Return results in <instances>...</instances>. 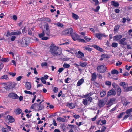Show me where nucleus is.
Wrapping results in <instances>:
<instances>
[{"label":"nucleus","mask_w":132,"mask_h":132,"mask_svg":"<svg viewBox=\"0 0 132 132\" xmlns=\"http://www.w3.org/2000/svg\"><path fill=\"white\" fill-rule=\"evenodd\" d=\"M100 9V7L99 6H97L96 9L94 10V11L95 12H98Z\"/></svg>","instance_id":"e2e57ef3"},{"label":"nucleus","mask_w":132,"mask_h":132,"mask_svg":"<svg viewBox=\"0 0 132 132\" xmlns=\"http://www.w3.org/2000/svg\"><path fill=\"white\" fill-rule=\"evenodd\" d=\"M90 46H92L94 48L97 50L101 52H102L103 51V50L102 48L100 47L99 46L93 44Z\"/></svg>","instance_id":"ddd939ff"},{"label":"nucleus","mask_w":132,"mask_h":132,"mask_svg":"<svg viewBox=\"0 0 132 132\" xmlns=\"http://www.w3.org/2000/svg\"><path fill=\"white\" fill-rule=\"evenodd\" d=\"M64 70L63 68H59L58 70V71L59 73H61Z\"/></svg>","instance_id":"69168bd1"},{"label":"nucleus","mask_w":132,"mask_h":132,"mask_svg":"<svg viewBox=\"0 0 132 132\" xmlns=\"http://www.w3.org/2000/svg\"><path fill=\"white\" fill-rule=\"evenodd\" d=\"M43 20L44 21L50 22H51V20L49 18H43Z\"/></svg>","instance_id":"473e14b6"},{"label":"nucleus","mask_w":132,"mask_h":132,"mask_svg":"<svg viewBox=\"0 0 132 132\" xmlns=\"http://www.w3.org/2000/svg\"><path fill=\"white\" fill-rule=\"evenodd\" d=\"M125 112H123L121 113L117 117V118H121L125 114Z\"/></svg>","instance_id":"c9c22d12"},{"label":"nucleus","mask_w":132,"mask_h":132,"mask_svg":"<svg viewBox=\"0 0 132 132\" xmlns=\"http://www.w3.org/2000/svg\"><path fill=\"white\" fill-rule=\"evenodd\" d=\"M116 94V92L113 89L109 90L107 94V96H109L112 95H115Z\"/></svg>","instance_id":"4468645a"},{"label":"nucleus","mask_w":132,"mask_h":132,"mask_svg":"<svg viewBox=\"0 0 132 132\" xmlns=\"http://www.w3.org/2000/svg\"><path fill=\"white\" fill-rule=\"evenodd\" d=\"M112 47H116L118 46V44L116 43H112L111 45Z\"/></svg>","instance_id":"37998d69"},{"label":"nucleus","mask_w":132,"mask_h":132,"mask_svg":"<svg viewBox=\"0 0 132 132\" xmlns=\"http://www.w3.org/2000/svg\"><path fill=\"white\" fill-rule=\"evenodd\" d=\"M76 56L78 58L81 59L82 60H85V59L82 57L84 56V54L81 51H78V53L76 54Z\"/></svg>","instance_id":"6e6552de"},{"label":"nucleus","mask_w":132,"mask_h":132,"mask_svg":"<svg viewBox=\"0 0 132 132\" xmlns=\"http://www.w3.org/2000/svg\"><path fill=\"white\" fill-rule=\"evenodd\" d=\"M106 84L108 86H110L111 85V82L109 81H107L106 82Z\"/></svg>","instance_id":"774afa93"},{"label":"nucleus","mask_w":132,"mask_h":132,"mask_svg":"<svg viewBox=\"0 0 132 132\" xmlns=\"http://www.w3.org/2000/svg\"><path fill=\"white\" fill-rule=\"evenodd\" d=\"M92 77L91 80L92 81H94L96 79L97 77V76L95 72H94L92 74Z\"/></svg>","instance_id":"bb28decb"},{"label":"nucleus","mask_w":132,"mask_h":132,"mask_svg":"<svg viewBox=\"0 0 132 132\" xmlns=\"http://www.w3.org/2000/svg\"><path fill=\"white\" fill-rule=\"evenodd\" d=\"M87 62H85L82 63H81L80 64V65L81 67H84L87 65Z\"/></svg>","instance_id":"ea45409f"},{"label":"nucleus","mask_w":132,"mask_h":132,"mask_svg":"<svg viewBox=\"0 0 132 132\" xmlns=\"http://www.w3.org/2000/svg\"><path fill=\"white\" fill-rule=\"evenodd\" d=\"M73 29L71 28H70L67 29L65 31V33L66 34H70L71 35L72 33Z\"/></svg>","instance_id":"6ab92c4d"},{"label":"nucleus","mask_w":132,"mask_h":132,"mask_svg":"<svg viewBox=\"0 0 132 132\" xmlns=\"http://www.w3.org/2000/svg\"><path fill=\"white\" fill-rule=\"evenodd\" d=\"M119 85L120 86H122L123 88L126 89L128 85L125 82H120L119 84Z\"/></svg>","instance_id":"412c9836"},{"label":"nucleus","mask_w":132,"mask_h":132,"mask_svg":"<svg viewBox=\"0 0 132 132\" xmlns=\"http://www.w3.org/2000/svg\"><path fill=\"white\" fill-rule=\"evenodd\" d=\"M16 38V37L15 36L13 35L12 36L11 38V40L12 41H14Z\"/></svg>","instance_id":"338daca9"},{"label":"nucleus","mask_w":132,"mask_h":132,"mask_svg":"<svg viewBox=\"0 0 132 132\" xmlns=\"http://www.w3.org/2000/svg\"><path fill=\"white\" fill-rule=\"evenodd\" d=\"M125 90L127 92L132 91V86L128 87H127Z\"/></svg>","instance_id":"f704fd0d"},{"label":"nucleus","mask_w":132,"mask_h":132,"mask_svg":"<svg viewBox=\"0 0 132 132\" xmlns=\"http://www.w3.org/2000/svg\"><path fill=\"white\" fill-rule=\"evenodd\" d=\"M47 64L46 62H43L41 64V66L43 67L47 66Z\"/></svg>","instance_id":"603ef678"},{"label":"nucleus","mask_w":132,"mask_h":132,"mask_svg":"<svg viewBox=\"0 0 132 132\" xmlns=\"http://www.w3.org/2000/svg\"><path fill=\"white\" fill-rule=\"evenodd\" d=\"M97 70L98 72L103 73L106 70V67L105 65H100L98 66Z\"/></svg>","instance_id":"20e7f679"},{"label":"nucleus","mask_w":132,"mask_h":132,"mask_svg":"<svg viewBox=\"0 0 132 132\" xmlns=\"http://www.w3.org/2000/svg\"><path fill=\"white\" fill-rule=\"evenodd\" d=\"M49 52L54 57L60 55L62 53L61 49L52 43L49 47Z\"/></svg>","instance_id":"f257e3e1"},{"label":"nucleus","mask_w":132,"mask_h":132,"mask_svg":"<svg viewBox=\"0 0 132 132\" xmlns=\"http://www.w3.org/2000/svg\"><path fill=\"white\" fill-rule=\"evenodd\" d=\"M63 66L65 68H68L70 67V65L68 64L64 63Z\"/></svg>","instance_id":"58836bf2"},{"label":"nucleus","mask_w":132,"mask_h":132,"mask_svg":"<svg viewBox=\"0 0 132 132\" xmlns=\"http://www.w3.org/2000/svg\"><path fill=\"white\" fill-rule=\"evenodd\" d=\"M41 80L42 82L44 84H45L46 83V81L45 80L44 77H42L40 79Z\"/></svg>","instance_id":"de8ad7c7"},{"label":"nucleus","mask_w":132,"mask_h":132,"mask_svg":"<svg viewBox=\"0 0 132 132\" xmlns=\"http://www.w3.org/2000/svg\"><path fill=\"white\" fill-rule=\"evenodd\" d=\"M111 4L112 5L115 7H118L119 5V4L118 2L114 1H111Z\"/></svg>","instance_id":"b1692460"},{"label":"nucleus","mask_w":132,"mask_h":132,"mask_svg":"<svg viewBox=\"0 0 132 132\" xmlns=\"http://www.w3.org/2000/svg\"><path fill=\"white\" fill-rule=\"evenodd\" d=\"M49 39V38L47 37H42L41 39L43 40H46Z\"/></svg>","instance_id":"680f3d73"},{"label":"nucleus","mask_w":132,"mask_h":132,"mask_svg":"<svg viewBox=\"0 0 132 132\" xmlns=\"http://www.w3.org/2000/svg\"><path fill=\"white\" fill-rule=\"evenodd\" d=\"M29 43L28 39L27 38H24L19 41V43L21 46L25 47L27 46Z\"/></svg>","instance_id":"7ed1b4c3"},{"label":"nucleus","mask_w":132,"mask_h":132,"mask_svg":"<svg viewBox=\"0 0 132 132\" xmlns=\"http://www.w3.org/2000/svg\"><path fill=\"white\" fill-rule=\"evenodd\" d=\"M89 45H87L86 46L84 47V50L85 51H87L89 52H90L92 50V48L89 47Z\"/></svg>","instance_id":"4be33fe9"},{"label":"nucleus","mask_w":132,"mask_h":132,"mask_svg":"<svg viewBox=\"0 0 132 132\" xmlns=\"http://www.w3.org/2000/svg\"><path fill=\"white\" fill-rule=\"evenodd\" d=\"M67 106L71 109H74L75 107V104L72 103H68Z\"/></svg>","instance_id":"dca6fc26"},{"label":"nucleus","mask_w":132,"mask_h":132,"mask_svg":"<svg viewBox=\"0 0 132 132\" xmlns=\"http://www.w3.org/2000/svg\"><path fill=\"white\" fill-rule=\"evenodd\" d=\"M132 112V108H131L127 110L125 113L127 114H129L130 116L131 114V112Z\"/></svg>","instance_id":"7c9ffc66"},{"label":"nucleus","mask_w":132,"mask_h":132,"mask_svg":"<svg viewBox=\"0 0 132 132\" xmlns=\"http://www.w3.org/2000/svg\"><path fill=\"white\" fill-rule=\"evenodd\" d=\"M44 35L45 34L44 33V32L43 31V32L42 33L39 34L38 35L39 37L40 38L43 37L44 36Z\"/></svg>","instance_id":"79ce46f5"},{"label":"nucleus","mask_w":132,"mask_h":132,"mask_svg":"<svg viewBox=\"0 0 132 132\" xmlns=\"http://www.w3.org/2000/svg\"><path fill=\"white\" fill-rule=\"evenodd\" d=\"M117 94L119 96L120 95L121 91V89L118 86H117Z\"/></svg>","instance_id":"cd10ccee"},{"label":"nucleus","mask_w":132,"mask_h":132,"mask_svg":"<svg viewBox=\"0 0 132 132\" xmlns=\"http://www.w3.org/2000/svg\"><path fill=\"white\" fill-rule=\"evenodd\" d=\"M69 128L68 129L69 130L68 132H74L73 129L74 128H76V126H75L74 125H68Z\"/></svg>","instance_id":"2eb2a0df"},{"label":"nucleus","mask_w":132,"mask_h":132,"mask_svg":"<svg viewBox=\"0 0 132 132\" xmlns=\"http://www.w3.org/2000/svg\"><path fill=\"white\" fill-rule=\"evenodd\" d=\"M77 40H78V42H83L84 43H85V41L83 39L79 38Z\"/></svg>","instance_id":"8fccbe9b"},{"label":"nucleus","mask_w":132,"mask_h":132,"mask_svg":"<svg viewBox=\"0 0 132 132\" xmlns=\"http://www.w3.org/2000/svg\"><path fill=\"white\" fill-rule=\"evenodd\" d=\"M72 16L73 18L76 20L78 19L79 18V17L78 15L74 13H73L72 14Z\"/></svg>","instance_id":"e433bc0d"},{"label":"nucleus","mask_w":132,"mask_h":132,"mask_svg":"<svg viewBox=\"0 0 132 132\" xmlns=\"http://www.w3.org/2000/svg\"><path fill=\"white\" fill-rule=\"evenodd\" d=\"M21 33V32L19 30L16 31H13L12 34L13 35H16L18 36L20 35Z\"/></svg>","instance_id":"a878e982"},{"label":"nucleus","mask_w":132,"mask_h":132,"mask_svg":"<svg viewBox=\"0 0 132 132\" xmlns=\"http://www.w3.org/2000/svg\"><path fill=\"white\" fill-rule=\"evenodd\" d=\"M9 74L12 77L15 76L16 75V73L15 72H9Z\"/></svg>","instance_id":"0e129e2a"},{"label":"nucleus","mask_w":132,"mask_h":132,"mask_svg":"<svg viewBox=\"0 0 132 132\" xmlns=\"http://www.w3.org/2000/svg\"><path fill=\"white\" fill-rule=\"evenodd\" d=\"M76 124L79 127L83 123L82 122H79V123H78L77 122H76Z\"/></svg>","instance_id":"4d7b16f0"},{"label":"nucleus","mask_w":132,"mask_h":132,"mask_svg":"<svg viewBox=\"0 0 132 132\" xmlns=\"http://www.w3.org/2000/svg\"><path fill=\"white\" fill-rule=\"evenodd\" d=\"M126 38H123L119 41V44L122 45H125L127 44L126 42L125 41Z\"/></svg>","instance_id":"5701e85b"},{"label":"nucleus","mask_w":132,"mask_h":132,"mask_svg":"<svg viewBox=\"0 0 132 132\" xmlns=\"http://www.w3.org/2000/svg\"><path fill=\"white\" fill-rule=\"evenodd\" d=\"M106 92L103 90L101 91L100 93V96L102 97H104L106 95Z\"/></svg>","instance_id":"c756f323"},{"label":"nucleus","mask_w":132,"mask_h":132,"mask_svg":"<svg viewBox=\"0 0 132 132\" xmlns=\"http://www.w3.org/2000/svg\"><path fill=\"white\" fill-rule=\"evenodd\" d=\"M8 96L9 97L14 99H17L19 98V96L18 95L16 94L13 93H9Z\"/></svg>","instance_id":"1a4fd4ad"},{"label":"nucleus","mask_w":132,"mask_h":132,"mask_svg":"<svg viewBox=\"0 0 132 132\" xmlns=\"http://www.w3.org/2000/svg\"><path fill=\"white\" fill-rule=\"evenodd\" d=\"M12 32H10L9 31L7 32V34L6 35V36L7 37L9 36H11L13 35H12Z\"/></svg>","instance_id":"c03bdc74"},{"label":"nucleus","mask_w":132,"mask_h":132,"mask_svg":"<svg viewBox=\"0 0 132 132\" xmlns=\"http://www.w3.org/2000/svg\"><path fill=\"white\" fill-rule=\"evenodd\" d=\"M129 114H126L125 115L123 118V120H125L127 118H128L129 116Z\"/></svg>","instance_id":"5fc2aeb1"},{"label":"nucleus","mask_w":132,"mask_h":132,"mask_svg":"<svg viewBox=\"0 0 132 132\" xmlns=\"http://www.w3.org/2000/svg\"><path fill=\"white\" fill-rule=\"evenodd\" d=\"M56 24L58 27H62L63 26V24L59 22L57 23Z\"/></svg>","instance_id":"49530a36"},{"label":"nucleus","mask_w":132,"mask_h":132,"mask_svg":"<svg viewBox=\"0 0 132 132\" xmlns=\"http://www.w3.org/2000/svg\"><path fill=\"white\" fill-rule=\"evenodd\" d=\"M106 103V101L104 99H102L99 101L98 103V106L101 108L103 107Z\"/></svg>","instance_id":"9d476101"},{"label":"nucleus","mask_w":132,"mask_h":132,"mask_svg":"<svg viewBox=\"0 0 132 132\" xmlns=\"http://www.w3.org/2000/svg\"><path fill=\"white\" fill-rule=\"evenodd\" d=\"M71 36L73 39L74 41H76L77 40L78 38H80V36L78 34L75 33H72Z\"/></svg>","instance_id":"9b49d317"},{"label":"nucleus","mask_w":132,"mask_h":132,"mask_svg":"<svg viewBox=\"0 0 132 132\" xmlns=\"http://www.w3.org/2000/svg\"><path fill=\"white\" fill-rule=\"evenodd\" d=\"M96 37L98 39H101L102 37H106L107 36L104 33H97L95 34Z\"/></svg>","instance_id":"0eeeda50"},{"label":"nucleus","mask_w":132,"mask_h":132,"mask_svg":"<svg viewBox=\"0 0 132 132\" xmlns=\"http://www.w3.org/2000/svg\"><path fill=\"white\" fill-rule=\"evenodd\" d=\"M26 87L27 89L29 90L31 88V84L29 82H27L26 84Z\"/></svg>","instance_id":"393cba45"},{"label":"nucleus","mask_w":132,"mask_h":132,"mask_svg":"<svg viewBox=\"0 0 132 132\" xmlns=\"http://www.w3.org/2000/svg\"><path fill=\"white\" fill-rule=\"evenodd\" d=\"M44 108V106L43 105H39V108L38 109V110H41L43 109Z\"/></svg>","instance_id":"a18cd8bd"},{"label":"nucleus","mask_w":132,"mask_h":132,"mask_svg":"<svg viewBox=\"0 0 132 132\" xmlns=\"http://www.w3.org/2000/svg\"><path fill=\"white\" fill-rule=\"evenodd\" d=\"M1 60L3 62H7L9 61V59L8 58H2Z\"/></svg>","instance_id":"72a5a7b5"},{"label":"nucleus","mask_w":132,"mask_h":132,"mask_svg":"<svg viewBox=\"0 0 132 132\" xmlns=\"http://www.w3.org/2000/svg\"><path fill=\"white\" fill-rule=\"evenodd\" d=\"M1 130L3 132H8V130L5 128H2Z\"/></svg>","instance_id":"13d9d810"},{"label":"nucleus","mask_w":132,"mask_h":132,"mask_svg":"<svg viewBox=\"0 0 132 132\" xmlns=\"http://www.w3.org/2000/svg\"><path fill=\"white\" fill-rule=\"evenodd\" d=\"M15 112L16 114H19L21 112L22 110L21 109L18 108L16 110Z\"/></svg>","instance_id":"4c0bfd02"},{"label":"nucleus","mask_w":132,"mask_h":132,"mask_svg":"<svg viewBox=\"0 0 132 132\" xmlns=\"http://www.w3.org/2000/svg\"><path fill=\"white\" fill-rule=\"evenodd\" d=\"M7 85L9 86V88L12 89L15 87L16 84L14 82H8L7 83Z\"/></svg>","instance_id":"f8f14e48"},{"label":"nucleus","mask_w":132,"mask_h":132,"mask_svg":"<svg viewBox=\"0 0 132 132\" xmlns=\"http://www.w3.org/2000/svg\"><path fill=\"white\" fill-rule=\"evenodd\" d=\"M58 89L56 87H54L53 88V91L54 93H56L58 91Z\"/></svg>","instance_id":"864d4df0"},{"label":"nucleus","mask_w":132,"mask_h":132,"mask_svg":"<svg viewBox=\"0 0 132 132\" xmlns=\"http://www.w3.org/2000/svg\"><path fill=\"white\" fill-rule=\"evenodd\" d=\"M115 99L114 98H112L109 99L107 104L108 105L107 107H110L113 104V103L115 102Z\"/></svg>","instance_id":"423d86ee"},{"label":"nucleus","mask_w":132,"mask_h":132,"mask_svg":"<svg viewBox=\"0 0 132 132\" xmlns=\"http://www.w3.org/2000/svg\"><path fill=\"white\" fill-rule=\"evenodd\" d=\"M84 79L83 78H82L79 80L77 82V86H79L81 85L84 82Z\"/></svg>","instance_id":"aec40b11"},{"label":"nucleus","mask_w":132,"mask_h":132,"mask_svg":"<svg viewBox=\"0 0 132 132\" xmlns=\"http://www.w3.org/2000/svg\"><path fill=\"white\" fill-rule=\"evenodd\" d=\"M122 37L121 35H118L114 36L113 37V39L114 41H117L119 40Z\"/></svg>","instance_id":"f3484780"},{"label":"nucleus","mask_w":132,"mask_h":132,"mask_svg":"<svg viewBox=\"0 0 132 132\" xmlns=\"http://www.w3.org/2000/svg\"><path fill=\"white\" fill-rule=\"evenodd\" d=\"M24 92L26 94H29L30 95L32 94V93L29 91H28L26 90H25L24 91Z\"/></svg>","instance_id":"bf43d9fd"},{"label":"nucleus","mask_w":132,"mask_h":132,"mask_svg":"<svg viewBox=\"0 0 132 132\" xmlns=\"http://www.w3.org/2000/svg\"><path fill=\"white\" fill-rule=\"evenodd\" d=\"M1 79H5L6 80H7L8 79L7 76L6 75H4L3 76L1 77Z\"/></svg>","instance_id":"3c124183"},{"label":"nucleus","mask_w":132,"mask_h":132,"mask_svg":"<svg viewBox=\"0 0 132 132\" xmlns=\"http://www.w3.org/2000/svg\"><path fill=\"white\" fill-rule=\"evenodd\" d=\"M92 1L95 3V5H97L99 3V1L98 0H92Z\"/></svg>","instance_id":"6e6d98bb"},{"label":"nucleus","mask_w":132,"mask_h":132,"mask_svg":"<svg viewBox=\"0 0 132 132\" xmlns=\"http://www.w3.org/2000/svg\"><path fill=\"white\" fill-rule=\"evenodd\" d=\"M57 121L61 122H63L65 121V119L63 118L58 117L57 118Z\"/></svg>","instance_id":"c85d7f7f"},{"label":"nucleus","mask_w":132,"mask_h":132,"mask_svg":"<svg viewBox=\"0 0 132 132\" xmlns=\"http://www.w3.org/2000/svg\"><path fill=\"white\" fill-rule=\"evenodd\" d=\"M44 29L43 30L44 32V33L47 36H49L50 34V30L48 24H46L44 26Z\"/></svg>","instance_id":"39448f33"},{"label":"nucleus","mask_w":132,"mask_h":132,"mask_svg":"<svg viewBox=\"0 0 132 132\" xmlns=\"http://www.w3.org/2000/svg\"><path fill=\"white\" fill-rule=\"evenodd\" d=\"M91 96V94L90 93L85 95L82 96V98H85L83 99L82 103L85 105H86L88 104V101L90 102H91L92 101V97L90 96Z\"/></svg>","instance_id":"f03ea898"},{"label":"nucleus","mask_w":132,"mask_h":132,"mask_svg":"<svg viewBox=\"0 0 132 132\" xmlns=\"http://www.w3.org/2000/svg\"><path fill=\"white\" fill-rule=\"evenodd\" d=\"M111 73L112 74H118L119 73L118 71L114 69L112 70L111 72Z\"/></svg>","instance_id":"2f4dec72"},{"label":"nucleus","mask_w":132,"mask_h":132,"mask_svg":"<svg viewBox=\"0 0 132 132\" xmlns=\"http://www.w3.org/2000/svg\"><path fill=\"white\" fill-rule=\"evenodd\" d=\"M7 117L9 121L11 123L13 122L14 121V119L13 117L8 115L7 116Z\"/></svg>","instance_id":"a211bd4d"},{"label":"nucleus","mask_w":132,"mask_h":132,"mask_svg":"<svg viewBox=\"0 0 132 132\" xmlns=\"http://www.w3.org/2000/svg\"><path fill=\"white\" fill-rule=\"evenodd\" d=\"M73 116L74 118L76 119H78L80 117L79 115L76 114H75Z\"/></svg>","instance_id":"052dcab7"},{"label":"nucleus","mask_w":132,"mask_h":132,"mask_svg":"<svg viewBox=\"0 0 132 132\" xmlns=\"http://www.w3.org/2000/svg\"><path fill=\"white\" fill-rule=\"evenodd\" d=\"M120 26L119 25H117L115 26L114 28V31L115 32L116 31L119 29Z\"/></svg>","instance_id":"a19ab883"},{"label":"nucleus","mask_w":132,"mask_h":132,"mask_svg":"<svg viewBox=\"0 0 132 132\" xmlns=\"http://www.w3.org/2000/svg\"><path fill=\"white\" fill-rule=\"evenodd\" d=\"M84 39L86 40L87 42H89L90 41L92 40V39L91 38H88L87 36H85L84 37Z\"/></svg>","instance_id":"09e8293b"}]
</instances>
